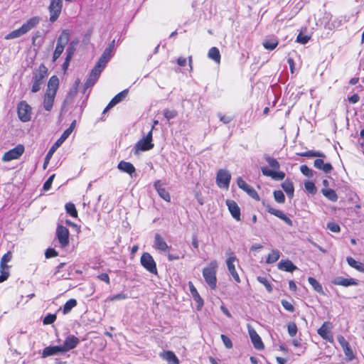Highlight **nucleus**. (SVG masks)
<instances>
[{"instance_id": "nucleus-1", "label": "nucleus", "mask_w": 364, "mask_h": 364, "mask_svg": "<svg viewBox=\"0 0 364 364\" xmlns=\"http://www.w3.org/2000/svg\"><path fill=\"white\" fill-rule=\"evenodd\" d=\"M112 56V47L107 46L105 48V50H104L102 56L100 58L97 64L95 65L94 68L92 70V71L85 84V88H88L95 85V83L99 78L102 71L103 70V69L106 66V64L110 60Z\"/></svg>"}, {"instance_id": "nucleus-2", "label": "nucleus", "mask_w": 364, "mask_h": 364, "mask_svg": "<svg viewBox=\"0 0 364 364\" xmlns=\"http://www.w3.org/2000/svg\"><path fill=\"white\" fill-rule=\"evenodd\" d=\"M218 267L215 260L210 262L207 267L203 269V276L205 282L212 289H215L217 287L216 268Z\"/></svg>"}, {"instance_id": "nucleus-3", "label": "nucleus", "mask_w": 364, "mask_h": 364, "mask_svg": "<svg viewBox=\"0 0 364 364\" xmlns=\"http://www.w3.org/2000/svg\"><path fill=\"white\" fill-rule=\"evenodd\" d=\"M70 38V33L67 30H63L57 40V45L53 55V62H55L63 52L65 46Z\"/></svg>"}, {"instance_id": "nucleus-4", "label": "nucleus", "mask_w": 364, "mask_h": 364, "mask_svg": "<svg viewBox=\"0 0 364 364\" xmlns=\"http://www.w3.org/2000/svg\"><path fill=\"white\" fill-rule=\"evenodd\" d=\"M48 69L44 65H41L34 73L33 77V85L31 91L33 92H37L40 90L41 86L43 82V79L47 76Z\"/></svg>"}, {"instance_id": "nucleus-5", "label": "nucleus", "mask_w": 364, "mask_h": 364, "mask_svg": "<svg viewBox=\"0 0 364 364\" xmlns=\"http://www.w3.org/2000/svg\"><path fill=\"white\" fill-rule=\"evenodd\" d=\"M141 266L151 274H157L156 264L153 257L149 252H144L141 257Z\"/></svg>"}, {"instance_id": "nucleus-6", "label": "nucleus", "mask_w": 364, "mask_h": 364, "mask_svg": "<svg viewBox=\"0 0 364 364\" xmlns=\"http://www.w3.org/2000/svg\"><path fill=\"white\" fill-rule=\"evenodd\" d=\"M154 147L152 143V130H150L145 137L140 139L135 145L134 149L135 153H138L139 151H146L151 149Z\"/></svg>"}, {"instance_id": "nucleus-7", "label": "nucleus", "mask_w": 364, "mask_h": 364, "mask_svg": "<svg viewBox=\"0 0 364 364\" xmlns=\"http://www.w3.org/2000/svg\"><path fill=\"white\" fill-rule=\"evenodd\" d=\"M19 119L23 122H29L31 119V107L25 101L21 102L17 107Z\"/></svg>"}, {"instance_id": "nucleus-8", "label": "nucleus", "mask_w": 364, "mask_h": 364, "mask_svg": "<svg viewBox=\"0 0 364 364\" xmlns=\"http://www.w3.org/2000/svg\"><path fill=\"white\" fill-rule=\"evenodd\" d=\"M231 180V174L228 170H218L216 176V183L220 188L228 189Z\"/></svg>"}, {"instance_id": "nucleus-9", "label": "nucleus", "mask_w": 364, "mask_h": 364, "mask_svg": "<svg viewBox=\"0 0 364 364\" xmlns=\"http://www.w3.org/2000/svg\"><path fill=\"white\" fill-rule=\"evenodd\" d=\"M63 7V0H50L48 6L50 12V21L53 23L59 17Z\"/></svg>"}, {"instance_id": "nucleus-10", "label": "nucleus", "mask_w": 364, "mask_h": 364, "mask_svg": "<svg viewBox=\"0 0 364 364\" xmlns=\"http://www.w3.org/2000/svg\"><path fill=\"white\" fill-rule=\"evenodd\" d=\"M56 237L61 247H65L69 244V230L63 225H58L56 229Z\"/></svg>"}, {"instance_id": "nucleus-11", "label": "nucleus", "mask_w": 364, "mask_h": 364, "mask_svg": "<svg viewBox=\"0 0 364 364\" xmlns=\"http://www.w3.org/2000/svg\"><path fill=\"white\" fill-rule=\"evenodd\" d=\"M24 152V146L21 144L17 145L15 148L6 152L3 157V161H10L18 159Z\"/></svg>"}, {"instance_id": "nucleus-12", "label": "nucleus", "mask_w": 364, "mask_h": 364, "mask_svg": "<svg viewBox=\"0 0 364 364\" xmlns=\"http://www.w3.org/2000/svg\"><path fill=\"white\" fill-rule=\"evenodd\" d=\"M228 258L226 259V264L230 274L232 275L236 282H240V278L235 269V262L237 261V257L234 255L233 252L228 253Z\"/></svg>"}, {"instance_id": "nucleus-13", "label": "nucleus", "mask_w": 364, "mask_h": 364, "mask_svg": "<svg viewBox=\"0 0 364 364\" xmlns=\"http://www.w3.org/2000/svg\"><path fill=\"white\" fill-rule=\"evenodd\" d=\"M237 186L246 192L251 198L256 200H259L260 198L253 187L248 185L242 178H238L237 180Z\"/></svg>"}, {"instance_id": "nucleus-14", "label": "nucleus", "mask_w": 364, "mask_h": 364, "mask_svg": "<svg viewBox=\"0 0 364 364\" xmlns=\"http://www.w3.org/2000/svg\"><path fill=\"white\" fill-rule=\"evenodd\" d=\"M80 339L74 335H69L66 337L63 346H60L63 353L74 349L80 343Z\"/></svg>"}, {"instance_id": "nucleus-15", "label": "nucleus", "mask_w": 364, "mask_h": 364, "mask_svg": "<svg viewBox=\"0 0 364 364\" xmlns=\"http://www.w3.org/2000/svg\"><path fill=\"white\" fill-rule=\"evenodd\" d=\"M331 324L329 322H324L317 331L318 334L324 340L333 343V338L331 333Z\"/></svg>"}, {"instance_id": "nucleus-16", "label": "nucleus", "mask_w": 364, "mask_h": 364, "mask_svg": "<svg viewBox=\"0 0 364 364\" xmlns=\"http://www.w3.org/2000/svg\"><path fill=\"white\" fill-rule=\"evenodd\" d=\"M65 140L66 139L63 138V136L61 135L60 137L54 143L52 147L49 149L44 160L43 169H46L47 168V166L53 154L56 150H58V148L60 147Z\"/></svg>"}, {"instance_id": "nucleus-17", "label": "nucleus", "mask_w": 364, "mask_h": 364, "mask_svg": "<svg viewBox=\"0 0 364 364\" xmlns=\"http://www.w3.org/2000/svg\"><path fill=\"white\" fill-rule=\"evenodd\" d=\"M266 210L271 214L275 215L276 217L280 218L284 222H285L288 225L292 226L293 223L292 220L287 217L282 211L272 208L269 205H265Z\"/></svg>"}, {"instance_id": "nucleus-18", "label": "nucleus", "mask_w": 364, "mask_h": 364, "mask_svg": "<svg viewBox=\"0 0 364 364\" xmlns=\"http://www.w3.org/2000/svg\"><path fill=\"white\" fill-rule=\"evenodd\" d=\"M128 90L126 89V90H124L123 91L120 92L119 93H118L117 95H115L112 100L111 101L109 102V104L107 105V106L105 107V109H104L103 112H106L107 111H108L109 109H111L112 107H113L114 106H115L117 104L119 103L120 102H122L124 99H125V97L127 96L128 95Z\"/></svg>"}, {"instance_id": "nucleus-19", "label": "nucleus", "mask_w": 364, "mask_h": 364, "mask_svg": "<svg viewBox=\"0 0 364 364\" xmlns=\"http://www.w3.org/2000/svg\"><path fill=\"white\" fill-rule=\"evenodd\" d=\"M226 204L232 218H235L237 221H240V208L236 202L234 200H228L226 201Z\"/></svg>"}, {"instance_id": "nucleus-20", "label": "nucleus", "mask_w": 364, "mask_h": 364, "mask_svg": "<svg viewBox=\"0 0 364 364\" xmlns=\"http://www.w3.org/2000/svg\"><path fill=\"white\" fill-rule=\"evenodd\" d=\"M153 247L161 252H166L170 249V247L167 245V243L159 233H156L154 235Z\"/></svg>"}, {"instance_id": "nucleus-21", "label": "nucleus", "mask_w": 364, "mask_h": 364, "mask_svg": "<svg viewBox=\"0 0 364 364\" xmlns=\"http://www.w3.org/2000/svg\"><path fill=\"white\" fill-rule=\"evenodd\" d=\"M249 335L251 341L256 349L261 350L264 348V343L262 341L260 336L257 334L256 331L252 328H249Z\"/></svg>"}, {"instance_id": "nucleus-22", "label": "nucleus", "mask_w": 364, "mask_h": 364, "mask_svg": "<svg viewBox=\"0 0 364 364\" xmlns=\"http://www.w3.org/2000/svg\"><path fill=\"white\" fill-rule=\"evenodd\" d=\"M262 174L266 176H269L274 180L281 181L283 180L285 177V173L282 171H276L273 170L268 169L267 167L261 168Z\"/></svg>"}, {"instance_id": "nucleus-23", "label": "nucleus", "mask_w": 364, "mask_h": 364, "mask_svg": "<svg viewBox=\"0 0 364 364\" xmlns=\"http://www.w3.org/2000/svg\"><path fill=\"white\" fill-rule=\"evenodd\" d=\"M188 287H189V290H190L192 297L193 298L195 301L197 303V309L200 310L203 306V299L198 294L196 288L195 287V286L193 285L192 282H188Z\"/></svg>"}, {"instance_id": "nucleus-24", "label": "nucleus", "mask_w": 364, "mask_h": 364, "mask_svg": "<svg viewBox=\"0 0 364 364\" xmlns=\"http://www.w3.org/2000/svg\"><path fill=\"white\" fill-rule=\"evenodd\" d=\"M58 86H59L58 77L56 75L52 76L48 82V87H47L46 93L55 95L57 90L58 89Z\"/></svg>"}, {"instance_id": "nucleus-25", "label": "nucleus", "mask_w": 364, "mask_h": 364, "mask_svg": "<svg viewBox=\"0 0 364 364\" xmlns=\"http://www.w3.org/2000/svg\"><path fill=\"white\" fill-rule=\"evenodd\" d=\"M154 186L161 198H162L164 200H165L167 202H170V200H171L170 194L163 187V184L161 183V181L158 180V181H155Z\"/></svg>"}, {"instance_id": "nucleus-26", "label": "nucleus", "mask_w": 364, "mask_h": 364, "mask_svg": "<svg viewBox=\"0 0 364 364\" xmlns=\"http://www.w3.org/2000/svg\"><path fill=\"white\" fill-rule=\"evenodd\" d=\"M332 283L335 285H340L343 287H349L352 285H358V282L355 279L353 278H343L342 277H337L333 281Z\"/></svg>"}, {"instance_id": "nucleus-27", "label": "nucleus", "mask_w": 364, "mask_h": 364, "mask_svg": "<svg viewBox=\"0 0 364 364\" xmlns=\"http://www.w3.org/2000/svg\"><path fill=\"white\" fill-rule=\"evenodd\" d=\"M314 166L317 169L321 170L326 173H329L333 170L332 165L330 163H324L321 159H316Z\"/></svg>"}, {"instance_id": "nucleus-28", "label": "nucleus", "mask_w": 364, "mask_h": 364, "mask_svg": "<svg viewBox=\"0 0 364 364\" xmlns=\"http://www.w3.org/2000/svg\"><path fill=\"white\" fill-rule=\"evenodd\" d=\"M40 17L34 16L29 18L26 23H24L21 27L25 32V33H28L32 28H35L40 23Z\"/></svg>"}, {"instance_id": "nucleus-29", "label": "nucleus", "mask_w": 364, "mask_h": 364, "mask_svg": "<svg viewBox=\"0 0 364 364\" xmlns=\"http://www.w3.org/2000/svg\"><path fill=\"white\" fill-rule=\"evenodd\" d=\"M278 268L280 270H283L288 272H292L294 270L297 269L296 266H295L293 262L289 259L282 260L278 263Z\"/></svg>"}, {"instance_id": "nucleus-30", "label": "nucleus", "mask_w": 364, "mask_h": 364, "mask_svg": "<svg viewBox=\"0 0 364 364\" xmlns=\"http://www.w3.org/2000/svg\"><path fill=\"white\" fill-rule=\"evenodd\" d=\"M117 168L122 172L127 173L130 176L132 175L136 171L132 164L124 161H121L117 166Z\"/></svg>"}, {"instance_id": "nucleus-31", "label": "nucleus", "mask_w": 364, "mask_h": 364, "mask_svg": "<svg viewBox=\"0 0 364 364\" xmlns=\"http://www.w3.org/2000/svg\"><path fill=\"white\" fill-rule=\"evenodd\" d=\"M160 356L167 360L168 364H179V360L173 352L171 350L164 351L161 353Z\"/></svg>"}, {"instance_id": "nucleus-32", "label": "nucleus", "mask_w": 364, "mask_h": 364, "mask_svg": "<svg viewBox=\"0 0 364 364\" xmlns=\"http://www.w3.org/2000/svg\"><path fill=\"white\" fill-rule=\"evenodd\" d=\"M58 353H63V350L60 346H48L43 349L42 353V358L53 355Z\"/></svg>"}, {"instance_id": "nucleus-33", "label": "nucleus", "mask_w": 364, "mask_h": 364, "mask_svg": "<svg viewBox=\"0 0 364 364\" xmlns=\"http://www.w3.org/2000/svg\"><path fill=\"white\" fill-rule=\"evenodd\" d=\"M55 95L46 93L43 100V107L47 111H50L55 99Z\"/></svg>"}, {"instance_id": "nucleus-34", "label": "nucleus", "mask_w": 364, "mask_h": 364, "mask_svg": "<svg viewBox=\"0 0 364 364\" xmlns=\"http://www.w3.org/2000/svg\"><path fill=\"white\" fill-rule=\"evenodd\" d=\"M208 56L209 58L212 59L215 63H220V53L218 48L212 47L208 51Z\"/></svg>"}, {"instance_id": "nucleus-35", "label": "nucleus", "mask_w": 364, "mask_h": 364, "mask_svg": "<svg viewBox=\"0 0 364 364\" xmlns=\"http://www.w3.org/2000/svg\"><path fill=\"white\" fill-rule=\"evenodd\" d=\"M347 262H348V264L351 267L357 269L358 271H359L360 272H364V266L361 262L356 261L355 259H354L353 258H352L350 257H347Z\"/></svg>"}, {"instance_id": "nucleus-36", "label": "nucleus", "mask_w": 364, "mask_h": 364, "mask_svg": "<svg viewBox=\"0 0 364 364\" xmlns=\"http://www.w3.org/2000/svg\"><path fill=\"white\" fill-rule=\"evenodd\" d=\"M278 43V40L274 38L264 40L262 43V45L265 49L272 50L277 46Z\"/></svg>"}, {"instance_id": "nucleus-37", "label": "nucleus", "mask_w": 364, "mask_h": 364, "mask_svg": "<svg viewBox=\"0 0 364 364\" xmlns=\"http://www.w3.org/2000/svg\"><path fill=\"white\" fill-rule=\"evenodd\" d=\"M282 187L289 197H291V198L293 197L294 188V185H293L292 182H291L289 181H285L282 184Z\"/></svg>"}, {"instance_id": "nucleus-38", "label": "nucleus", "mask_w": 364, "mask_h": 364, "mask_svg": "<svg viewBox=\"0 0 364 364\" xmlns=\"http://www.w3.org/2000/svg\"><path fill=\"white\" fill-rule=\"evenodd\" d=\"M321 192L325 197L333 202H336L338 200V196L336 191L333 189H322Z\"/></svg>"}, {"instance_id": "nucleus-39", "label": "nucleus", "mask_w": 364, "mask_h": 364, "mask_svg": "<svg viewBox=\"0 0 364 364\" xmlns=\"http://www.w3.org/2000/svg\"><path fill=\"white\" fill-rule=\"evenodd\" d=\"M280 257V252L278 250H273L267 256L266 262L272 264L277 262Z\"/></svg>"}, {"instance_id": "nucleus-40", "label": "nucleus", "mask_w": 364, "mask_h": 364, "mask_svg": "<svg viewBox=\"0 0 364 364\" xmlns=\"http://www.w3.org/2000/svg\"><path fill=\"white\" fill-rule=\"evenodd\" d=\"M299 156L305 157H326V155L320 151L309 150L305 152L299 153Z\"/></svg>"}, {"instance_id": "nucleus-41", "label": "nucleus", "mask_w": 364, "mask_h": 364, "mask_svg": "<svg viewBox=\"0 0 364 364\" xmlns=\"http://www.w3.org/2000/svg\"><path fill=\"white\" fill-rule=\"evenodd\" d=\"M265 161L268 163L269 166L274 170H279L280 168L278 161L269 155H264Z\"/></svg>"}, {"instance_id": "nucleus-42", "label": "nucleus", "mask_w": 364, "mask_h": 364, "mask_svg": "<svg viewBox=\"0 0 364 364\" xmlns=\"http://www.w3.org/2000/svg\"><path fill=\"white\" fill-rule=\"evenodd\" d=\"M24 34H26L25 32L22 29V28L20 27L18 29L14 30V31H11V33H9V34H7L5 36V39L10 40V39L16 38H18V37L24 35Z\"/></svg>"}, {"instance_id": "nucleus-43", "label": "nucleus", "mask_w": 364, "mask_h": 364, "mask_svg": "<svg viewBox=\"0 0 364 364\" xmlns=\"http://www.w3.org/2000/svg\"><path fill=\"white\" fill-rule=\"evenodd\" d=\"M77 305V301L74 299H69L64 305L63 306V314H68L73 308H74Z\"/></svg>"}, {"instance_id": "nucleus-44", "label": "nucleus", "mask_w": 364, "mask_h": 364, "mask_svg": "<svg viewBox=\"0 0 364 364\" xmlns=\"http://www.w3.org/2000/svg\"><path fill=\"white\" fill-rule=\"evenodd\" d=\"M308 281L314 289L318 293H323L322 286L314 277H309Z\"/></svg>"}, {"instance_id": "nucleus-45", "label": "nucleus", "mask_w": 364, "mask_h": 364, "mask_svg": "<svg viewBox=\"0 0 364 364\" xmlns=\"http://www.w3.org/2000/svg\"><path fill=\"white\" fill-rule=\"evenodd\" d=\"M65 210L67 213L70 214L72 217L77 218V212L73 203H69L65 205Z\"/></svg>"}, {"instance_id": "nucleus-46", "label": "nucleus", "mask_w": 364, "mask_h": 364, "mask_svg": "<svg viewBox=\"0 0 364 364\" xmlns=\"http://www.w3.org/2000/svg\"><path fill=\"white\" fill-rule=\"evenodd\" d=\"M9 267H0V283L6 281L9 277Z\"/></svg>"}, {"instance_id": "nucleus-47", "label": "nucleus", "mask_w": 364, "mask_h": 364, "mask_svg": "<svg viewBox=\"0 0 364 364\" xmlns=\"http://www.w3.org/2000/svg\"><path fill=\"white\" fill-rule=\"evenodd\" d=\"M12 258V254L11 252H8L4 254L1 259L0 267H9L7 265V262H10Z\"/></svg>"}, {"instance_id": "nucleus-48", "label": "nucleus", "mask_w": 364, "mask_h": 364, "mask_svg": "<svg viewBox=\"0 0 364 364\" xmlns=\"http://www.w3.org/2000/svg\"><path fill=\"white\" fill-rule=\"evenodd\" d=\"M274 197L277 203H284L285 201V196L282 191H274Z\"/></svg>"}, {"instance_id": "nucleus-49", "label": "nucleus", "mask_w": 364, "mask_h": 364, "mask_svg": "<svg viewBox=\"0 0 364 364\" xmlns=\"http://www.w3.org/2000/svg\"><path fill=\"white\" fill-rule=\"evenodd\" d=\"M257 280L259 282H260L265 287V288L268 292L270 293L272 291V287L265 277H258Z\"/></svg>"}, {"instance_id": "nucleus-50", "label": "nucleus", "mask_w": 364, "mask_h": 364, "mask_svg": "<svg viewBox=\"0 0 364 364\" xmlns=\"http://www.w3.org/2000/svg\"><path fill=\"white\" fill-rule=\"evenodd\" d=\"M300 171L301 172L307 177H313L314 176V171L309 168L306 165H301L300 166Z\"/></svg>"}, {"instance_id": "nucleus-51", "label": "nucleus", "mask_w": 364, "mask_h": 364, "mask_svg": "<svg viewBox=\"0 0 364 364\" xmlns=\"http://www.w3.org/2000/svg\"><path fill=\"white\" fill-rule=\"evenodd\" d=\"M288 333L291 337H294L296 336L297 333V326L295 323L291 322L288 324L287 326Z\"/></svg>"}, {"instance_id": "nucleus-52", "label": "nucleus", "mask_w": 364, "mask_h": 364, "mask_svg": "<svg viewBox=\"0 0 364 364\" xmlns=\"http://www.w3.org/2000/svg\"><path fill=\"white\" fill-rule=\"evenodd\" d=\"M304 186H305V188L306 190L311 193V194H315L316 193V188L315 186V184L311 182V181H306L305 183H304Z\"/></svg>"}, {"instance_id": "nucleus-53", "label": "nucleus", "mask_w": 364, "mask_h": 364, "mask_svg": "<svg viewBox=\"0 0 364 364\" xmlns=\"http://www.w3.org/2000/svg\"><path fill=\"white\" fill-rule=\"evenodd\" d=\"M75 125H76V120H74L71 123L69 128H68L66 130H65L63 132V133L62 134V136H63V138H65L66 139L68 138V136L70 135V134L73 132V129H75Z\"/></svg>"}, {"instance_id": "nucleus-54", "label": "nucleus", "mask_w": 364, "mask_h": 364, "mask_svg": "<svg viewBox=\"0 0 364 364\" xmlns=\"http://www.w3.org/2000/svg\"><path fill=\"white\" fill-rule=\"evenodd\" d=\"M327 228L333 232H339L341 231L339 225L334 222L328 223Z\"/></svg>"}, {"instance_id": "nucleus-55", "label": "nucleus", "mask_w": 364, "mask_h": 364, "mask_svg": "<svg viewBox=\"0 0 364 364\" xmlns=\"http://www.w3.org/2000/svg\"><path fill=\"white\" fill-rule=\"evenodd\" d=\"M164 115L167 120L173 119L177 116V112L176 110L164 109Z\"/></svg>"}, {"instance_id": "nucleus-56", "label": "nucleus", "mask_w": 364, "mask_h": 364, "mask_svg": "<svg viewBox=\"0 0 364 364\" xmlns=\"http://www.w3.org/2000/svg\"><path fill=\"white\" fill-rule=\"evenodd\" d=\"M343 350V352H344L346 356L348 358V360L349 361L354 359L355 356H354L353 350L351 349L350 345L348 346L347 347L344 348Z\"/></svg>"}, {"instance_id": "nucleus-57", "label": "nucleus", "mask_w": 364, "mask_h": 364, "mask_svg": "<svg viewBox=\"0 0 364 364\" xmlns=\"http://www.w3.org/2000/svg\"><path fill=\"white\" fill-rule=\"evenodd\" d=\"M310 40V37L306 35H303L302 33H299L296 38V41L301 44H306Z\"/></svg>"}, {"instance_id": "nucleus-58", "label": "nucleus", "mask_w": 364, "mask_h": 364, "mask_svg": "<svg viewBox=\"0 0 364 364\" xmlns=\"http://www.w3.org/2000/svg\"><path fill=\"white\" fill-rule=\"evenodd\" d=\"M55 319H56L55 314H49L43 318V323L44 324H51L55 321Z\"/></svg>"}, {"instance_id": "nucleus-59", "label": "nucleus", "mask_w": 364, "mask_h": 364, "mask_svg": "<svg viewBox=\"0 0 364 364\" xmlns=\"http://www.w3.org/2000/svg\"><path fill=\"white\" fill-rule=\"evenodd\" d=\"M221 339L223 342V344L225 345V346L227 348L230 349V348H232V343L231 340L228 336H226L224 334H222Z\"/></svg>"}, {"instance_id": "nucleus-60", "label": "nucleus", "mask_w": 364, "mask_h": 364, "mask_svg": "<svg viewBox=\"0 0 364 364\" xmlns=\"http://www.w3.org/2000/svg\"><path fill=\"white\" fill-rule=\"evenodd\" d=\"M54 178H55V174H53L44 183L43 187L44 191H48L51 188L52 183L53 181Z\"/></svg>"}, {"instance_id": "nucleus-61", "label": "nucleus", "mask_w": 364, "mask_h": 364, "mask_svg": "<svg viewBox=\"0 0 364 364\" xmlns=\"http://www.w3.org/2000/svg\"><path fill=\"white\" fill-rule=\"evenodd\" d=\"M282 306L288 311L289 312H294V306L289 302L287 300H282Z\"/></svg>"}, {"instance_id": "nucleus-62", "label": "nucleus", "mask_w": 364, "mask_h": 364, "mask_svg": "<svg viewBox=\"0 0 364 364\" xmlns=\"http://www.w3.org/2000/svg\"><path fill=\"white\" fill-rule=\"evenodd\" d=\"M127 298V295L124 293L117 294L108 298L109 301L122 300Z\"/></svg>"}, {"instance_id": "nucleus-63", "label": "nucleus", "mask_w": 364, "mask_h": 364, "mask_svg": "<svg viewBox=\"0 0 364 364\" xmlns=\"http://www.w3.org/2000/svg\"><path fill=\"white\" fill-rule=\"evenodd\" d=\"M46 258L54 257L58 255V253L53 248H48L45 253Z\"/></svg>"}, {"instance_id": "nucleus-64", "label": "nucleus", "mask_w": 364, "mask_h": 364, "mask_svg": "<svg viewBox=\"0 0 364 364\" xmlns=\"http://www.w3.org/2000/svg\"><path fill=\"white\" fill-rule=\"evenodd\" d=\"M218 116L220 118V120L223 122L224 124H228L232 120V117L230 116L223 115L221 113H219Z\"/></svg>"}]
</instances>
